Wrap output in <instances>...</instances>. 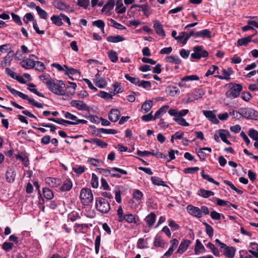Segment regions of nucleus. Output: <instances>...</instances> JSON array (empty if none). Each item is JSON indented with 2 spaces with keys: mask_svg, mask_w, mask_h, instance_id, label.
<instances>
[{
  "mask_svg": "<svg viewBox=\"0 0 258 258\" xmlns=\"http://www.w3.org/2000/svg\"><path fill=\"white\" fill-rule=\"evenodd\" d=\"M43 83L46 85L48 90L56 95L63 96L66 93L63 89L65 84L61 80H55L49 75H42L40 77Z\"/></svg>",
  "mask_w": 258,
  "mask_h": 258,
  "instance_id": "1",
  "label": "nucleus"
},
{
  "mask_svg": "<svg viewBox=\"0 0 258 258\" xmlns=\"http://www.w3.org/2000/svg\"><path fill=\"white\" fill-rule=\"evenodd\" d=\"M117 215L118 217L117 221L119 222H126L127 223L136 224L139 221V217L131 213H126L124 214L122 208L119 206L117 210Z\"/></svg>",
  "mask_w": 258,
  "mask_h": 258,
  "instance_id": "2",
  "label": "nucleus"
},
{
  "mask_svg": "<svg viewBox=\"0 0 258 258\" xmlns=\"http://www.w3.org/2000/svg\"><path fill=\"white\" fill-rule=\"evenodd\" d=\"M96 171L99 173L102 174L103 175L105 176H108L110 175L113 177L120 178L121 176V175L119 174H114V172L115 171H117L120 173H122L124 175H127V172L126 170L123 169L117 168V167H112L110 168H98L96 169Z\"/></svg>",
  "mask_w": 258,
  "mask_h": 258,
  "instance_id": "3",
  "label": "nucleus"
},
{
  "mask_svg": "<svg viewBox=\"0 0 258 258\" xmlns=\"http://www.w3.org/2000/svg\"><path fill=\"white\" fill-rule=\"evenodd\" d=\"M7 88L13 95H14L15 96H19V97L21 98L22 99L28 100L30 104L34 105V106H35L38 108H43V104L36 102L34 100V99H33V98H30L27 95H26L20 91L14 89V88H12L9 86H7Z\"/></svg>",
  "mask_w": 258,
  "mask_h": 258,
  "instance_id": "4",
  "label": "nucleus"
},
{
  "mask_svg": "<svg viewBox=\"0 0 258 258\" xmlns=\"http://www.w3.org/2000/svg\"><path fill=\"white\" fill-rule=\"evenodd\" d=\"M95 208L102 214H107L111 209L109 202L103 197L96 198Z\"/></svg>",
  "mask_w": 258,
  "mask_h": 258,
  "instance_id": "5",
  "label": "nucleus"
},
{
  "mask_svg": "<svg viewBox=\"0 0 258 258\" xmlns=\"http://www.w3.org/2000/svg\"><path fill=\"white\" fill-rule=\"evenodd\" d=\"M230 85L231 87L225 93L226 97L231 99L237 98L242 91V86L240 84L236 83H231Z\"/></svg>",
  "mask_w": 258,
  "mask_h": 258,
  "instance_id": "6",
  "label": "nucleus"
},
{
  "mask_svg": "<svg viewBox=\"0 0 258 258\" xmlns=\"http://www.w3.org/2000/svg\"><path fill=\"white\" fill-rule=\"evenodd\" d=\"M239 115L248 119L258 120V112L251 108H240L239 109Z\"/></svg>",
  "mask_w": 258,
  "mask_h": 258,
  "instance_id": "7",
  "label": "nucleus"
},
{
  "mask_svg": "<svg viewBox=\"0 0 258 258\" xmlns=\"http://www.w3.org/2000/svg\"><path fill=\"white\" fill-rule=\"evenodd\" d=\"M80 199L84 205H89L93 200V195L91 190L88 188H83L80 191Z\"/></svg>",
  "mask_w": 258,
  "mask_h": 258,
  "instance_id": "8",
  "label": "nucleus"
},
{
  "mask_svg": "<svg viewBox=\"0 0 258 258\" xmlns=\"http://www.w3.org/2000/svg\"><path fill=\"white\" fill-rule=\"evenodd\" d=\"M194 52L191 54V57L195 59H200L202 57H207L209 53L203 49V46H196L193 48Z\"/></svg>",
  "mask_w": 258,
  "mask_h": 258,
  "instance_id": "9",
  "label": "nucleus"
},
{
  "mask_svg": "<svg viewBox=\"0 0 258 258\" xmlns=\"http://www.w3.org/2000/svg\"><path fill=\"white\" fill-rule=\"evenodd\" d=\"M72 106L75 107L79 110H86L90 112V107L83 101L73 100L71 103Z\"/></svg>",
  "mask_w": 258,
  "mask_h": 258,
  "instance_id": "10",
  "label": "nucleus"
},
{
  "mask_svg": "<svg viewBox=\"0 0 258 258\" xmlns=\"http://www.w3.org/2000/svg\"><path fill=\"white\" fill-rule=\"evenodd\" d=\"M187 212L191 216L195 217L200 218L203 215L201 214V210L199 207L189 205L186 207Z\"/></svg>",
  "mask_w": 258,
  "mask_h": 258,
  "instance_id": "11",
  "label": "nucleus"
},
{
  "mask_svg": "<svg viewBox=\"0 0 258 258\" xmlns=\"http://www.w3.org/2000/svg\"><path fill=\"white\" fill-rule=\"evenodd\" d=\"M34 54H31L29 58L23 59L20 62L22 68L26 69H33L35 67V61L31 58V56H34Z\"/></svg>",
  "mask_w": 258,
  "mask_h": 258,
  "instance_id": "12",
  "label": "nucleus"
},
{
  "mask_svg": "<svg viewBox=\"0 0 258 258\" xmlns=\"http://www.w3.org/2000/svg\"><path fill=\"white\" fill-rule=\"evenodd\" d=\"M203 113L205 116V117L212 123L214 124H218L219 123V121L217 119L214 111L210 110H203Z\"/></svg>",
  "mask_w": 258,
  "mask_h": 258,
  "instance_id": "13",
  "label": "nucleus"
},
{
  "mask_svg": "<svg viewBox=\"0 0 258 258\" xmlns=\"http://www.w3.org/2000/svg\"><path fill=\"white\" fill-rule=\"evenodd\" d=\"M120 116V112L117 109H111L108 113L109 119L112 122L117 121Z\"/></svg>",
  "mask_w": 258,
  "mask_h": 258,
  "instance_id": "14",
  "label": "nucleus"
},
{
  "mask_svg": "<svg viewBox=\"0 0 258 258\" xmlns=\"http://www.w3.org/2000/svg\"><path fill=\"white\" fill-rule=\"evenodd\" d=\"M153 27L156 33L160 36L165 37L166 35L165 32L163 28V26L160 22L158 20H155L153 22Z\"/></svg>",
  "mask_w": 258,
  "mask_h": 258,
  "instance_id": "15",
  "label": "nucleus"
},
{
  "mask_svg": "<svg viewBox=\"0 0 258 258\" xmlns=\"http://www.w3.org/2000/svg\"><path fill=\"white\" fill-rule=\"evenodd\" d=\"M191 242L189 240H183L179 244L176 252L179 254H182L188 247Z\"/></svg>",
  "mask_w": 258,
  "mask_h": 258,
  "instance_id": "16",
  "label": "nucleus"
},
{
  "mask_svg": "<svg viewBox=\"0 0 258 258\" xmlns=\"http://www.w3.org/2000/svg\"><path fill=\"white\" fill-rule=\"evenodd\" d=\"M236 251V248L233 246H226L223 250V254L228 258H233Z\"/></svg>",
  "mask_w": 258,
  "mask_h": 258,
  "instance_id": "17",
  "label": "nucleus"
},
{
  "mask_svg": "<svg viewBox=\"0 0 258 258\" xmlns=\"http://www.w3.org/2000/svg\"><path fill=\"white\" fill-rule=\"evenodd\" d=\"M195 37H201L202 38H210L211 37V32L208 29H204L198 31L195 33Z\"/></svg>",
  "mask_w": 258,
  "mask_h": 258,
  "instance_id": "18",
  "label": "nucleus"
},
{
  "mask_svg": "<svg viewBox=\"0 0 258 258\" xmlns=\"http://www.w3.org/2000/svg\"><path fill=\"white\" fill-rule=\"evenodd\" d=\"M133 198L138 204L141 203V201L143 198V193L138 189H135L133 192Z\"/></svg>",
  "mask_w": 258,
  "mask_h": 258,
  "instance_id": "19",
  "label": "nucleus"
},
{
  "mask_svg": "<svg viewBox=\"0 0 258 258\" xmlns=\"http://www.w3.org/2000/svg\"><path fill=\"white\" fill-rule=\"evenodd\" d=\"M222 72L223 76L216 75L214 77L221 80H226L229 81L230 79V76L231 74H232V71L230 70V71H227L225 69H223ZM217 74H219L218 71L217 72Z\"/></svg>",
  "mask_w": 258,
  "mask_h": 258,
  "instance_id": "20",
  "label": "nucleus"
},
{
  "mask_svg": "<svg viewBox=\"0 0 258 258\" xmlns=\"http://www.w3.org/2000/svg\"><path fill=\"white\" fill-rule=\"evenodd\" d=\"M156 215L154 213L151 212L145 218V221L149 227L152 226L156 220Z\"/></svg>",
  "mask_w": 258,
  "mask_h": 258,
  "instance_id": "21",
  "label": "nucleus"
},
{
  "mask_svg": "<svg viewBox=\"0 0 258 258\" xmlns=\"http://www.w3.org/2000/svg\"><path fill=\"white\" fill-rule=\"evenodd\" d=\"M125 38L121 35H110L106 38V40L111 43H118L123 41Z\"/></svg>",
  "mask_w": 258,
  "mask_h": 258,
  "instance_id": "22",
  "label": "nucleus"
},
{
  "mask_svg": "<svg viewBox=\"0 0 258 258\" xmlns=\"http://www.w3.org/2000/svg\"><path fill=\"white\" fill-rule=\"evenodd\" d=\"M165 59L166 62L172 63H175V64H179L181 62V60L177 55L167 56Z\"/></svg>",
  "mask_w": 258,
  "mask_h": 258,
  "instance_id": "23",
  "label": "nucleus"
},
{
  "mask_svg": "<svg viewBox=\"0 0 258 258\" xmlns=\"http://www.w3.org/2000/svg\"><path fill=\"white\" fill-rule=\"evenodd\" d=\"M151 181L153 184L164 187L167 186L166 183L161 178L157 176H152L151 178Z\"/></svg>",
  "mask_w": 258,
  "mask_h": 258,
  "instance_id": "24",
  "label": "nucleus"
},
{
  "mask_svg": "<svg viewBox=\"0 0 258 258\" xmlns=\"http://www.w3.org/2000/svg\"><path fill=\"white\" fill-rule=\"evenodd\" d=\"M197 194L203 198H208L211 196L214 195V192L204 189H200L198 191Z\"/></svg>",
  "mask_w": 258,
  "mask_h": 258,
  "instance_id": "25",
  "label": "nucleus"
},
{
  "mask_svg": "<svg viewBox=\"0 0 258 258\" xmlns=\"http://www.w3.org/2000/svg\"><path fill=\"white\" fill-rule=\"evenodd\" d=\"M153 106V102L151 100H147L144 102L141 107V110L144 113L148 112Z\"/></svg>",
  "mask_w": 258,
  "mask_h": 258,
  "instance_id": "26",
  "label": "nucleus"
},
{
  "mask_svg": "<svg viewBox=\"0 0 258 258\" xmlns=\"http://www.w3.org/2000/svg\"><path fill=\"white\" fill-rule=\"evenodd\" d=\"M114 4L115 3L113 0H109L102 9V12L107 13L110 12L113 9Z\"/></svg>",
  "mask_w": 258,
  "mask_h": 258,
  "instance_id": "27",
  "label": "nucleus"
},
{
  "mask_svg": "<svg viewBox=\"0 0 258 258\" xmlns=\"http://www.w3.org/2000/svg\"><path fill=\"white\" fill-rule=\"evenodd\" d=\"M206 249L199 239L196 240V244L195 248V252L196 254L205 252Z\"/></svg>",
  "mask_w": 258,
  "mask_h": 258,
  "instance_id": "28",
  "label": "nucleus"
},
{
  "mask_svg": "<svg viewBox=\"0 0 258 258\" xmlns=\"http://www.w3.org/2000/svg\"><path fill=\"white\" fill-rule=\"evenodd\" d=\"M53 5L57 9L63 11L68 8V6L63 2L58 0L54 1Z\"/></svg>",
  "mask_w": 258,
  "mask_h": 258,
  "instance_id": "29",
  "label": "nucleus"
},
{
  "mask_svg": "<svg viewBox=\"0 0 258 258\" xmlns=\"http://www.w3.org/2000/svg\"><path fill=\"white\" fill-rule=\"evenodd\" d=\"M219 134V137L221 139L222 141L227 145H231V143L227 139V133H228L225 130H219L217 131Z\"/></svg>",
  "mask_w": 258,
  "mask_h": 258,
  "instance_id": "30",
  "label": "nucleus"
},
{
  "mask_svg": "<svg viewBox=\"0 0 258 258\" xmlns=\"http://www.w3.org/2000/svg\"><path fill=\"white\" fill-rule=\"evenodd\" d=\"M116 6V12L117 14H121L126 11V7H123L122 0H117Z\"/></svg>",
  "mask_w": 258,
  "mask_h": 258,
  "instance_id": "31",
  "label": "nucleus"
},
{
  "mask_svg": "<svg viewBox=\"0 0 258 258\" xmlns=\"http://www.w3.org/2000/svg\"><path fill=\"white\" fill-rule=\"evenodd\" d=\"M169 105H165L160 108L155 113L154 116V120L156 119L160 116L163 115L166 112V109L169 108Z\"/></svg>",
  "mask_w": 258,
  "mask_h": 258,
  "instance_id": "32",
  "label": "nucleus"
},
{
  "mask_svg": "<svg viewBox=\"0 0 258 258\" xmlns=\"http://www.w3.org/2000/svg\"><path fill=\"white\" fill-rule=\"evenodd\" d=\"M73 186L72 182L70 179L66 180L60 187V190L63 191L70 190Z\"/></svg>",
  "mask_w": 258,
  "mask_h": 258,
  "instance_id": "33",
  "label": "nucleus"
},
{
  "mask_svg": "<svg viewBox=\"0 0 258 258\" xmlns=\"http://www.w3.org/2000/svg\"><path fill=\"white\" fill-rule=\"evenodd\" d=\"M42 192L44 197L47 200H51L54 197L53 191L48 188L43 187Z\"/></svg>",
  "mask_w": 258,
  "mask_h": 258,
  "instance_id": "34",
  "label": "nucleus"
},
{
  "mask_svg": "<svg viewBox=\"0 0 258 258\" xmlns=\"http://www.w3.org/2000/svg\"><path fill=\"white\" fill-rule=\"evenodd\" d=\"M51 20L53 24H55L57 26H60L63 24V23L62 22V19L60 15H52L51 17Z\"/></svg>",
  "mask_w": 258,
  "mask_h": 258,
  "instance_id": "35",
  "label": "nucleus"
},
{
  "mask_svg": "<svg viewBox=\"0 0 258 258\" xmlns=\"http://www.w3.org/2000/svg\"><path fill=\"white\" fill-rule=\"evenodd\" d=\"M28 87L27 89L31 91V92L35 94L37 96L41 97H44V95L43 93H40L37 91L36 89L35 88V85L33 83H29L28 85Z\"/></svg>",
  "mask_w": 258,
  "mask_h": 258,
  "instance_id": "36",
  "label": "nucleus"
},
{
  "mask_svg": "<svg viewBox=\"0 0 258 258\" xmlns=\"http://www.w3.org/2000/svg\"><path fill=\"white\" fill-rule=\"evenodd\" d=\"M6 179L7 181L12 183L14 181L15 175L13 169H9L6 172Z\"/></svg>",
  "mask_w": 258,
  "mask_h": 258,
  "instance_id": "37",
  "label": "nucleus"
},
{
  "mask_svg": "<svg viewBox=\"0 0 258 258\" xmlns=\"http://www.w3.org/2000/svg\"><path fill=\"white\" fill-rule=\"evenodd\" d=\"M93 82L100 88H105L107 85L106 81L104 78H100L99 80L93 79Z\"/></svg>",
  "mask_w": 258,
  "mask_h": 258,
  "instance_id": "38",
  "label": "nucleus"
},
{
  "mask_svg": "<svg viewBox=\"0 0 258 258\" xmlns=\"http://www.w3.org/2000/svg\"><path fill=\"white\" fill-rule=\"evenodd\" d=\"M132 8H141L142 11L144 12V15H145L147 17H148L149 16V14L147 13V12L148 11L149 9V7L148 5H136L134 4L132 5Z\"/></svg>",
  "mask_w": 258,
  "mask_h": 258,
  "instance_id": "39",
  "label": "nucleus"
},
{
  "mask_svg": "<svg viewBox=\"0 0 258 258\" xmlns=\"http://www.w3.org/2000/svg\"><path fill=\"white\" fill-rule=\"evenodd\" d=\"M35 9L40 18L43 19H47V13L44 10L42 9L39 6H36Z\"/></svg>",
  "mask_w": 258,
  "mask_h": 258,
  "instance_id": "40",
  "label": "nucleus"
},
{
  "mask_svg": "<svg viewBox=\"0 0 258 258\" xmlns=\"http://www.w3.org/2000/svg\"><path fill=\"white\" fill-rule=\"evenodd\" d=\"M201 175L202 177L205 179L208 180V181L213 183L217 185H219L220 184L219 182L215 181L213 178L211 177L208 174H205L204 170H202L201 173Z\"/></svg>",
  "mask_w": 258,
  "mask_h": 258,
  "instance_id": "41",
  "label": "nucleus"
},
{
  "mask_svg": "<svg viewBox=\"0 0 258 258\" xmlns=\"http://www.w3.org/2000/svg\"><path fill=\"white\" fill-rule=\"evenodd\" d=\"M200 78L196 75H192L189 76H186L181 79V82H186L189 81H198Z\"/></svg>",
  "mask_w": 258,
  "mask_h": 258,
  "instance_id": "42",
  "label": "nucleus"
},
{
  "mask_svg": "<svg viewBox=\"0 0 258 258\" xmlns=\"http://www.w3.org/2000/svg\"><path fill=\"white\" fill-rule=\"evenodd\" d=\"M203 224L205 226L207 234L210 237H212L214 235V229L213 227L206 222H204Z\"/></svg>",
  "mask_w": 258,
  "mask_h": 258,
  "instance_id": "43",
  "label": "nucleus"
},
{
  "mask_svg": "<svg viewBox=\"0 0 258 258\" xmlns=\"http://www.w3.org/2000/svg\"><path fill=\"white\" fill-rule=\"evenodd\" d=\"M248 136L255 141H258V132L253 128H250L248 131Z\"/></svg>",
  "mask_w": 258,
  "mask_h": 258,
  "instance_id": "44",
  "label": "nucleus"
},
{
  "mask_svg": "<svg viewBox=\"0 0 258 258\" xmlns=\"http://www.w3.org/2000/svg\"><path fill=\"white\" fill-rule=\"evenodd\" d=\"M93 141L94 144L102 148H106L107 146V144L106 142L98 138H93Z\"/></svg>",
  "mask_w": 258,
  "mask_h": 258,
  "instance_id": "45",
  "label": "nucleus"
},
{
  "mask_svg": "<svg viewBox=\"0 0 258 258\" xmlns=\"http://www.w3.org/2000/svg\"><path fill=\"white\" fill-rule=\"evenodd\" d=\"M125 78L130 81L132 84L138 85L139 83L140 79L137 77H131L129 74H127L124 75Z\"/></svg>",
  "mask_w": 258,
  "mask_h": 258,
  "instance_id": "46",
  "label": "nucleus"
},
{
  "mask_svg": "<svg viewBox=\"0 0 258 258\" xmlns=\"http://www.w3.org/2000/svg\"><path fill=\"white\" fill-rule=\"evenodd\" d=\"M223 182L225 184L229 186L232 189L235 191L238 194L242 195L243 194V191L237 188L231 181L227 180H224Z\"/></svg>",
  "mask_w": 258,
  "mask_h": 258,
  "instance_id": "47",
  "label": "nucleus"
},
{
  "mask_svg": "<svg viewBox=\"0 0 258 258\" xmlns=\"http://www.w3.org/2000/svg\"><path fill=\"white\" fill-rule=\"evenodd\" d=\"M68 218L71 222H74L77 219H80L81 217L79 216L78 213L73 211L68 215Z\"/></svg>",
  "mask_w": 258,
  "mask_h": 258,
  "instance_id": "48",
  "label": "nucleus"
},
{
  "mask_svg": "<svg viewBox=\"0 0 258 258\" xmlns=\"http://www.w3.org/2000/svg\"><path fill=\"white\" fill-rule=\"evenodd\" d=\"M12 60V57L10 55L8 54L4 58V60L1 62V66L3 67L10 66L11 60Z\"/></svg>",
  "mask_w": 258,
  "mask_h": 258,
  "instance_id": "49",
  "label": "nucleus"
},
{
  "mask_svg": "<svg viewBox=\"0 0 258 258\" xmlns=\"http://www.w3.org/2000/svg\"><path fill=\"white\" fill-rule=\"evenodd\" d=\"M108 57L112 62H116L118 59L117 53L114 50H111L108 52Z\"/></svg>",
  "mask_w": 258,
  "mask_h": 258,
  "instance_id": "50",
  "label": "nucleus"
},
{
  "mask_svg": "<svg viewBox=\"0 0 258 258\" xmlns=\"http://www.w3.org/2000/svg\"><path fill=\"white\" fill-rule=\"evenodd\" d=\"M57 179L53 177H47L45 179L46 183H47L50 186L55 187L57 186Z\"/></svg>",
  "mask_w": 258,
  "mask_h": 258,
  "instance_id": "51",
  "label": "nucleus"
},
{
  "mask_svg": "<svg viewBox=\"0 0 258 258\" xmlns=\"http://www.w3.org/2000/svg\"><path fill=\"white\" fill-rule=\"evenodd\" d=\"M17 159L20 160L21 161H22L25 166H28L29 163V160L28 157L25 155L24 154H18V155H16Z\"/></svg>",
  "mask_w": 258,
  "mask_h": 258,
  "instance_id": "52",
  "label": "nucleus"
},
{
  "mask_svg": "<svg viewBox=\"0 0 258 258\" xmlns=\"http://www.w3.org/2000/svg\"><path fill=\"white\" fill-rule=\"evenodd\" d=\"M173 119L178 124L181 126H188L189 125V123L187 122H186L184 118L182 117L174 118Z\"/></svg>",
  "mask_w": 258,
  "mask_h": 258,
  "instance_id": "53",
  "label": "nucleus"
},
{
  "mask_svg": "<svg viewBox=\"0 0 258 258\" xmlns=\"http://www.w3.org/2000/svg\"><path fill=\"white\" fill-rule=\"evenodd\" d=\"M137 86L138 87H141L144 89H149L151 87V84L150 81L139 80V83Z\"/></svg>",
  "mask_w": 258,
  "mask_h": 258,
  "instance_id": "54",
  "label": "nucleus"
},
{
  "mask_svg": "<svg viewBox=\"0 0 258 258\" xmlns=\"http://www.w3.org/2000/svg\"><path fill=\"white\" fill-rule=\"evenodd\" d=\"M87 162L93 166L97 167L100 166V163L101 162V161L93 158H89Z\"/></svg>",
  "mask_w": 258,
  "mask_h": 258,
  "instance_id": "55",
  "label": "nucleus"
},
{
  "mask_svg": "<svg viewBox=\"0 0 258 258\" xmlns=\"http://www.w3.org/2000/svg\"><path fill=\"white\" fill-rule=\"evenodd\" d=\"M98 96L102 98L106 99L107 100L112 99L113 98V96L112 95H111L109 93L103 91H100V92L98 93Z\"/></svg>",
  "mask_w": 258,
  "mask_h": 258,
  "instance_id": "56",
  "label": "nucleus"
},
{
  "mask_svg": "<svg viewBox=\"0 0 258 258\" xmlns=\"http://www.w3.org/2000/svg\"><path fill=\"white\" fill-rule=\"evenodd\" d=\"M91 185L92 187L96 188L98 187V180L97 175L95 173H92L91 179Z\"/></svg>",
  "mask_w": 258,
  "mask_h": 258,
  "instance_id": "57",
  "label": "nucleus"
},
{
  "mask_svg": "<svg viewBox=\"0 0 258 258\" xmlns=\"http://www.w3.org/2000/svg\"><path fill=\"white\" fill-rule=\"evenodd\" d=\"M64 68L66 69V72L65 75H76L78 73V71L74 68H69L66 65L63 66Z\"/></svg>",
  "mask_w": 258,
  "mask_h": 258,
  "instance_id": "58",
  "label": "nucleus"
},
{
  "mask_svg": "<svg viewBox=\"0 0 258 258\" xmlns=\"http://www.w3.org/2000/svg\"><path fill=\"white\" fill-rule=\"evenodd\" d=\"M114 88L113 93L115 94L116 93H121L123 91V89L120 87V83L119 82H115L113 85Z\"/></svg>",
  "mask_w": 258,
  "mask_h": 258,
  "instance_id": "59",
  "label": "nucleus"
},
{
  "mask_svg": "<svg viewBox=\"0 0 258 258\" xmlns=\"http://www.w3.org/2000/svg\"><path fill=\"white\" fill-rule=\"evenodd\" d=\"M101 236L98 235L96 237L95 241V249L96 254L99 253V247L100 245Z\"/></svg>",
  "mask_w": 258,
  "mask_h": 258,
  "instance_id": "60",
  "label": "nucleus"
},
{
  "mask_svg": "<svg viewBox=\"0 0 258 258\" xmlns=\"http://www.w3.org/2000/svg\"><path fill=\"white\" fill-rule=\"evenodd\" d=\"M14 246L13 243L11 242H5L2 245V248L5 251H10Z\"/></svg>",
  "mask_w": 258,
  "mask_h": 258,
  "instance_id": "61",
  "label": "nucleus"
},
{
  "mask_svg": "<svg viewBox=\"0 0 258 258\" xmlns=\"http://www.w3.org/2000/svg\"><path fill=\"white\" fill-rule=\"evenodd\" d=\"M199 169L200 168L198 167H187L184 169L183 172L186 174H192L195 172L199 171Z\"/></svg>",
  "mask_w": 258,
  "mask_h": 258,
  "instance_id": "62",
  "label": "nucleus"
},
{
  "mask_svg": "<svg viewBox=\"0 0 258 258\" xmlns=\"http://www.w3.org/2000/svg\"><path fill=\"white\" fill-rule=\"evenodd\" d=\"M89 0H78V5L86 9L89 5Z\"/></svg>",
  "mask_w": 258,
  "mask_h": 258,
  "instance_id": "63",
  "label": "nucleus"
},
{
  "mask_svg": "<svg viewBox=\"0 0 258 258\" xmlns=\"http://www.w3.org/2000/svg\"><path fill=\"white\" fill-rule=\"evenodd\" d=\"M168 89L171 96H174L179 92L178 89L175 86H169Z\"/></svg>",
  "mask_w": 258,
  "mask_h": 258,
  "instance_id": "64",
  "label": "nucleus"
}]
</instances>
